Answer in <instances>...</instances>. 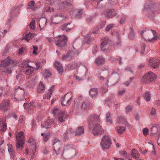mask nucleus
Masks as SVG:
<instances>
[{"label":"nucleus","instance_id":"nucleus-1","mask_svg":"<svg viewBox=\"0 0 160 160\" xmlns=\"http://www.w3.org/2000/svg\"><path fill=\"white\" fill-rule=\"evenodd\" d=\"M90 132L94 136L101 135L104 132L99 123V116L91 115L88 119Z\"/></svg>","mask_w":160,"mask_h":160},{"label":"nucleus","instance_id":"nucleus-2","mask_svg":"<svg viewBox=\"0 0 160 160\" xmlns=\"http://www.w3.org/2000/svg\"><path fill=\"white\" fill-rule=\"evenodd\" d=\"M53 147L55 153L57 155L61 154L62 156L64 157V152L67 149H72V147L69 145L68 146H65L64 149H63L62 147V143L60 141L56 139L53 141Z\"/></svg>","mask_w":160,"mask_h":160},{"label":"nucleus","instance_id":"nucleus-3","mask_svg":"<svg viewBox=\"0 0 160 160\" xmlns=\"http://www.w3.org/2000/svg\"><path fill=\"white\" fill-rule=\"evenodd\" d=\"M141 35L146 41L150 42H153L157 38L156 32L152 30H144L141 32Z\"/></svg>","mask_w":160,"mask_h":160},{"label":"nucleus","instance_id":"nucleus-4","mask_svg":"<svg viewBox=\"0 0 160 160\" xmlns=\"http://www.w3.org/2000/svg\"><path fill=\"white\" fill-rule=\"evenodd\" d=\"M11 60L9 58H6L4 60H2L0 62V68L3 72L8 74L11 73Z\"/></svg>","mask_w":160,"mask_h":160},{"label":"nucleus","instance_id":"nucleus-5","mask_svg":"<svg viewBox=\"0 0 160 160\" xmlns=\"http://www.w3.org/2000/svg\"><path fill=\"white\" fill-rule=\"evenodd\" d=\"M157 78L156 75L152 72H149L142 77V82L143 83H148L154 80Z\"/></svg>","mask_w":160,"mask_h":160},{"label":"nucleus","instance_id":"nucleus-6","mask_svg":"<svg viewBox=\"0 0 160 160\" xmlns=\"http://www.w3.org/2000/svg\"><path fill=\"white\" fill-rule=\"evenodd\" d=\"M111 143V140L108 136L105 135L102 138L100 144L102 148L104 150L109 148Z\"/></svg>","mask_w":160,"mask_h":160},{"label":"nucleus","instance_id":"nucleus-7","mask_svg":"<svg viewBox=\"0 0 160 160\" xmlns=\"http://www.w3.org/2000/svg\"><path fill=\"white\" fill-rule=\"evenodd\" d=\"M24 134L21 132L18 133L16 135L17 142L16 148L18 149H22L23 145L24 142Z\"/></svg>","mask_w":160,"mask_h":160},{"label":"nucleus","instance_id":"nucleus-8","mask_svg":"<svg viewBox=\"0 0 160 160\" xmlns=\"http://www.w3.org/2000/svg\"><path fill=\"white\" fill-rule=\"evenodd\" d=\"M67 37L64 35L59 36L56 38L55 40L56 45L60 47H64L66 46L67 45Z\"/></svg>","mask_w":160,"mask_h":160},{"label":"nucleus","instance_id":"nucleus-9","mask_svg":"<svg viewBox=\"0 0 160 160\" xmlns=\"http://www.w3.org/2000/svg\"><path fill=\"white\" fill-rule=\"evenodd\" d=\"M21 67L22 68V71L24 72V74L26 75L31 74L33 72L34 70L33 68L29 66L26 62H23Z\"/></svg>","mask_w":160,"mask_h":160},{"label":"nucleus","instance_id":"nucleus-10","mask_svg":"<svg viewBox=\"0 0 160 160\" xmlns=\"http://www.w3.org/2000/svg\"><path fill=\"white\" fill-rule=\"evenodd\" d=\"M72 96L70 93L65 94L61 98L62 104L63 106H69L72 102Z\"/></svg>","mask_w":160,"mask_h":160},{"label":"nucleus","instance_id":"nucleus-11","mask_svg":"<svg viewBox=\"0 0 160 160\" xmlns=\"http://www.w3.org/2000/svg\"><path fill=\"white\" fill-rule=\"evenodd\" d=\"M11 105L8 100H6L3 101L0 104V109L5 112L10 109Z\"/></svg>","mask_w":160,"mask_h":160},{"label":"nucleus","instance_id":"nucleus-12","mask_svg":"<svg viewBox=\"0 0 160 160\" xmlns=\"http://www.w3.org/2000/svg\"><path fill=\"white\" fill-rule=\"evenodd\" d=\"M102 75L99 77V79L101 81H103L107 84L109 81L110 73L108 70L103 71L102 72Z\"/></svg>","mask_w":160,"mask_h":160},{"label":"nucleus","instance_id":"nucleus-13","mask_svg":"<svg viewBox=\"0 0 160 160\" xmlns=\"http://www.w3.org/2000/svg\"><path fill=\"white\" fill-rule=\"evenodd\" d=\"M30 145V152L34 154L36 152V142L35 140L32 138H30L28 141Z\"/></svg>","mask_w":160,"mask_h":160},{"label":"nucleus","instance_id":"nucleus-14","mask_svg":"<svg viewBox=\"0 0 160 160\" xmlns=\"http://www.w3.org/2000/svg\"><path fill=\"white\" fill-rule=\"evenodd\" d=\"M160 60L156 58H152L148 61V65L152 68L155 69L159 66Z\"/></svg>","mask_w":160,"mask_h":160},{"label":"nucleus","instance_id":"nucleus-15","mask_svg":"<svg viewBox=\"0 0 160 160\" xmlns=\"http://www.w3.org/2000/svg\"><path fill=\"white\" fill-rule=\"evenodd\" d=\"M115 14L116 13L114 9H110L104 12L102 15L105 18H108L114 17L115 15Z\"/></svg>","mask_w":160,"mask_h":160},{"label":"nucleus","instance_id":"nucleus-16","mask_svg":"<svg viewBox=\"0 0 160 160\" xmlns=\"http://www.w3.org/2000/svg\"><path fill=\"white\" fill-rule=\"evenodd\" d=\"M54 124V122L52 119L47 120L42 122L41 124L42 128H48L51 127V126Z\"/></svg>","mask_w":160,"mask_h":160},{"label":"nucleus","instance_id":"nucleus-17","mask_svg":"<svg viewBox=\"0 0 160 160\" xmlns=\"http://www.w3.org/2000/svg\"><path fill=\"white\" fill-rule=\"evenodd\" d=\"M58 119L59 121L62 122L64 121L68 117L67 114L65 111L60 110L59 113L58 114Z\"/></svg>","mask_w":160,"mask_h":160},{"label":"nucleus","instance_id":"nucleus-18","mask_svg":"<svg viewBox=\"0 0 160 160\" xmlns=\"http://www.w3.org/2000/svg\"><path fill=\"white\" fill-rule=\"evenodd\" d=\"M102 41L100 44V48L102 51H106V47L108 44L109 42V40L108 38H106L102 40Z\"/></svg>","mask_w":160,"mask_h":160},{"label":"nucleus","instance_id":"nucleus-19","mask_svg":"<svg viewBox=\"0 0 160 160\" xmlns=\"http://www.w3.org/2000/svg\"><path fill=\"white\" fill-rule=\"evenodd\" d=\"M74 55V53L71 51L68 52L66 55L62 56V60L69 61L71 59Z\"/></svg>","mask_w":160,"mask_h":160},{"label":"nucleus","instance_id":"nucleus-20","mask_svg":"<svg viewBox=\"0 0 160 160\" xmlns=\"http://www.w3.org/2000/svg\"><path fill=\"white\" fill-rule=\"evenodd\" d=\"M111 74L110 76L112 79L115 81V82L117 83L118 82L119 80V74L115 71H112L111 72Z\"/></svg>","mask_w":160,"mask_h":160},{"label":"nucleus","instance_id":"nucleus-21","mask_svg":"<svg viewBox=\"0 0 160 160\" xmlns=\"http://www.w3.org/2000/svg\"><path fill=\"white\" fill-rule=\"evenodd\" d=\"M8 150L10 154L11 155V158L15 159L16 158L15 154L14 151L12 148V145L10 144H8Z\"/></svg>","mask_w":160,"mask_h":160},{"label":"nucleus","instance_id":"nucleus-22","mask_svg":"<svg viewBox=\"0 0 160 160\" xmlns=\"http://www.w3.org/2000/svg\"><path fill=\"white\" fill-rule=\"evenodd\" d=\"M45 88V85L42 82H41L38 85L37 91L39 93H42L44 92Z\"/></svg>","mask_w":160,"mask_h":160},{"label":"nucleus","instance_id":"nucleus-23","mask_svg":"<svg viewBox=\"0 0 160 160\" xmlns=\"http://www.w3.org/2000/svg\"><path fill=\"white\" fill-rule=\"evenodd\" d=\"M54 67L59 73L62 72L63 71V69L60 62L58 61H56L54 64Z\"/></svg>","mask_w":160,"mask_h":160},{"label":"nucleus","instance_id":"nucleus-24","mask_svg":"<svg viewBox=\"0 0 160 160\" xmlns=\"http://www.w3.org/2000/svg\"><path fill=\"white\" fill-rule=\"evenodd\" d=\"M95 62L97 65L99 66L104 64L105 62V60L103 57L100 56L96 59Z\"/></svg>","mask_w":160,"mask_h":160},{"label":"nucleus","instance_id":"nucleus-25","mask_svg":"<svg viewBox=\"0 0 160 160\" xmlns=\"http://www.w3.org/2000/svg\"><path fill=\"white\" fill-rule=\"evenodd\" d=\"M89 94L91 97L93 98L96 97L98 93V91L97 88H92L91 89L89 92Z\"/></svg>","mask_w":160,"mask_h":160},{"label":"nucleus","instance_id":"nucleus-26","mask_svg":"<svg viewBox=\"0 0 160 160\" xmlns=\"http://www.w3.org/2000/svg\"><path fill=\"white\" fill-rule=\"evenodd\" d=\"M53 88L54 86H52L49 89L48 92H46V94H45V95L43 96V98H47L49 99H50L52 95L53 89Z\"/></svg>","mask_w":160,"mask_h":160},{"label":"nucleus","instance_id":"nucleus-27","mask_svg":"<svg viewBox=\"0 0 160 160\" xmlns=\"http://www.w3.org/2000/svg\"><path fill=\"white\" fill-rule=\"evenodd\" d=\"M23 105L24 108L27 110L32 109L34 107V105H33V102H31L29 103H24Z\"/></svg>","mask_w":160,"mask_h":160},{"label":"nucleus","instance_id":"nucleus-28","mask_svg":"<svg viewBox=\"0 0 160 160\" xmlns=\"http://www.w3.org/2000/svg\"><path fill=\"white\" fill-rule=\"evenodd\" d=\"M160 128V125L159 124H154L152 126L151 132L152 134H155L157 133L158 131V128Z\"/></svg>","mask_w":160,"mask_h":160},{"label":"nucleus","instance_id":"nucleus-29","mask_svg":"<svg viewBox=\"0 0 160 160\" xmlns=\"http://www.w3.org/2000/svg\"><path fill=\"white\" fill-rule=\"evenodd\" d=\"M91 106L88 100L84 101L82 104V108L83 109H87Z\"/></svg>","mask_w":160,"mask_h":160},{"label":"nucleus","instance_id":"nucleus-30","mask_svg":"<svg viewBox=\"0 0 160 160\" xmlns=\"http://www.w3.org/2000/svg\"><path fill=\"white\" fill-rule=\"evenodd\" d=\"M131 155L135 159L138 158L140 156V154L138 152V151L134 149H132Z\"/></svg>","mask_w":160,"mask_h":160},{"label":"nucleus","instance_id":"nucleus-31","mask_svg":"<svg viewBox=\"0 0 160 160\" xmlns=\"http://www.w3.org/2000/svg\"><path fill=\"white\" fill-rule=\"evenodd\" d=\"M84 129L82 127H78L76 130L75 135H80L83 134L84 132Z\"/></svg>","mask_w":160,"mask_h":160},{"label":"nucleus","instance_id":"nucleus-32","mask_svg":"<svg viewBox=\"0 0 160 160\" xmlns=\"http://www.w3.org/2000/svg\"><path fill=\"white\" fill-rule=\"evenodd\" d=\"M35 4L34 1H31L28 3V8L33 10H35L37 8V7Z\"/></svg>","mask_w":160,"mask_h":160},{"label":"nucleus","instance_id":"nucleus-33","mask_svg":"<svg viewBox=\"0 0 160 160\" xmlns=\"http://www.w3.org/2000/svg\"><path fill=\"white\" fill-rule=\"evenodd\" d=\"M16 93L17 94V95H20L21 96H22L24 94V91L23 89L19 87L16 89Z\"/></svg>","mask_w":160,"mask_h":160},{"label":"nucleus","instance_id":"nucleus-34","mask_svg":"<svg viewBox=\"0 0 160 160\" xmlns=\"http://www.w3.org/2000/svg\"><path fill=\"white\" fill-rule=\"evenodd\" d=\"M47 20L45 18H42L39 21V27L41 28V27H43L46 25L47 22Z\"/></svg>","mask_w":160,"mask_h":160},{"label":"nucleus","instance_id":"nucleus-35","mask_svg":"<svg viewBox=\"0 0 160 160\" xmlns=\"http://www.w3.org/2000/svg\"><path fill=\"white\" fill-rule=\"evenodd\" d=\"M92 34V33H89L86 36L85 42L87 44H89L90 42L93 40L92 38H91Z\"/></svg>","mask_w":160,"mask_h":160},{"label":"nucleus","instance_id":"nucleus-36","mask_svg":"<svg viewBox=\"0 0 160 160\" xmlns=\"http://www.w3.org/2000/svg\"><path fill=\"white\" fill-rule=\"evenodd\" d=\"M117 122L119 124H124L127 123V121L125 118L122 117H120L118 118Z\"/></svg>","mask_w":160,"mask_h":160},{"label":"nucleus","instance_id":"nucleus-37","mask_svg":"<svg viewBox=\"0 0 160 160\" xmlns=\"http://www.w3.org/2000/svg\"><path fill=\"white\" fill-rule=\"evenodd\" d=\"M7 125L5 122H1L0 123V130L4 132L6 130Z\"/></svg>","mask_w":160,"mask_h":160},{"label":"nucleus","instance_id":"nucleus-38","mask_svg":"<svg viewBox=\"0 0 160 160\" xmlns=\"http://www.w3.org/2000/svg\"><path fill=\"white\" fill-rule=\"evenodd\" d=\"M144 99L147 101H149L151 99V95L149 92H146L143 95Z\"/></svg>","mask_w":160,"mask_h":160},{"label":"nucleus","instance_id":"nucleus-39","mask_svg":"<svg viewBox=\"0 0 160 160\" xmlns=\"http://www.w3.org/2000/svg\"><path fill=\"white\" fill-rule=\"evenodd\" d=\"M71 5V4L69 3L63 2L60 3L58 5L60 8H66L68 6H70Z\"/></svg>","mask_w":160,"mask_h":160},{"label":"nucleus","instance_id":"nucleus-40","mask_svg":"<svg viewBox=\"0 0 160 160\" xmlns=\"http://www.w3.org/2000/svg\"><path fill=\"white\" fill-rule=\"evenodd\" d=\"M153 6V3L152 2L148 0L147 1L145 4V6L146 8H151Z\"/></svg>","mask_w":160,"mask_h":160},{"label":"nucleus","instance_id":"nucleus-41","mask_svg":"<svg viewBox=\"0 0 160 160\" xmlns=\"http://www.w3.org/2000/svg\"><path fill=\"white\" fill-rule=\"evenodd\" d=\"M33 37L32 34L31 33L27 34L24 38L25 39L27 42H29Z\"/></svg>","mask_w":160,"mask_h":160},{"label":"nucleus","instance_id":"nucleus-42","mask_svg":"<svg viewBox=\"0 0 160 160\" xmlns=\"http://www.w3.org/2000/svg\"><path fill=\"white\" fill-rule=\"evenodd\" d=\"M106 118L107 122L108 123H112V120L111 117V115L109 112L107 113L106 115Z\"/></svg>","mask_w":160,"mask_h":160},{"label":"nucleus","instance_id":"nucleus-43","mask_svg":"<svg viewBox=\"0 0 160 160\" xmlns=\"http://www.w3.org/2000/svg\"><path fill=\"white\" fill-rule=\"evenodd\" d=\"M74 12H77V13L75 15V17L77 18H79L81 17L82 15V9L78 10L75 11Z\"/></svg>","mask_w":160,"mask_h":160},{"label":"nucleus","instance_id":"nucleus-44","mask_svg":"<svg viewBox=\"0 0 160 160\" xmlns=\"http://www.w3.org/2000/svg\"><path fill=\"white\" fill-rule=\"evenodd\" d=\"M125 129V128L123 126H118L117 127V131L120 134L122 133Z\"/></svg>","mask_w":160,"mask_h":160},{"label":"nucleus","instance_id":"nucleus-45","mask_svg":"<svg viewBox=\"0 0 160 160\" xmlns=\"http://www.w3.org/2000/svg\"><path fill=\"white\" fill-rule=\"evenodd\" d=\"M44 76L46 78H48L51 76V73L48 70H46L43 73Z\"/></svg>","mask_w":160,"mask_h":160},{"label":"nucleus","instance_id":"nucleus-46","mask_svg":"<svg viewBox=\"0 0 160 160\" xmlns=\"http://www.w3.org/2000/svg\"><path fill=\"white\" fill-rule=\"evenodd\" d=\"M134 36L135 34L133 31V30L132 28H130L129 37L130 39H132Z\"/></svg>","mask_w":160,"mask_h":160},{"label":"nucleus","instance_id":"nucleus-47","mask_svg":"<svg viewBox=\"0 0 160 160\" xmlns=\"http://www.w3.org/2000/svg\"><path fill=\"white\" fill-rule=\"evenodd\" d=\"M79 66V64L78 63L73 62L71 65V68L73 69L75 68L78 67Z\"/></svg>","mask_w":160,"mask_h":160},{"label":"nucleus","instance_id":"nucleus-48","mask_svg":"<svg viewBox=\"0 0 160 160\" xmlns=\"http://www.w3.org/2000/svg\"><path fill=\"white\" fill-rule=\"evenodd\" d=\"M53 16L54 18L60 17L64 18H65V16L64 15L61 13L55 14L53 15Z\"/></svg>","mask_w":160,"mask_h":160},{"label":"nucleus","instance_id":"nucleus-49","mask_svg":"<svg viewBox=\"0 0 160 160\" xmlns=\"http://www.w3.org/2000/svg\"><path fill=\"white\" fill-rule=\"evenodd\" d=\"M132 109V107L130 105H129L126 108V112L127 113H128L131 112Z\"/></svg>","mask_w":160,"mask_h":160},{"label":"nucleus","instance_id":"nucleus-50","mask_svg":"<svg viewBox=\"0 0 160 160\" xmlns=\"http://www.w3.org/2000/svg\"><path fill=\"white\" fill-rule=\"evenodd\" d=\"M68 24H65L63 25L62 28V29L63 30H65L66 32H68L70 31L71 28H67V26Z\"/></svg>","mask_w":160,"mask_h":160},{"label":"nucleus","instance_id":"nucleus-51","mask_svg":"<svg viewBox=\"0 0 160 160\" xmlns=\"http://www.w3.org/2000/svg\"><path fill=\"white\" fill-rule=\"evenodd\" d=\"M22 6V5H20V6H17L12 7V11L14 12V11H16V12L19 11V7Z\"/></svg>","mask_w":160,"mask_h":160},{"label":"nucleus","instance_id":"nucleus-52","mask_svg":"<svg viewBox=\"0 0 160 160\" xmlns=\"http://www.w3.org/2000/svg\"><path fill=\"white\" fill-rule=\"evenodd\" d=\"M50 136V135L49 133H45V135L43 137L44 140L45 142L47 141L48 139Z\"/></svg>","mask_w":160,"mask_h":160},{"label":"nucleus","instance_id":"nucleus-53","mask_svg":"<svg viewBox=\"0 0 160 160\" xmlns=\"http://www.w3.org/2000/svg\"><path fill=\"white\" fill-rule=\"evenodd\" d=\"M140 47L141 49L140 52L141 53H143V52L144 51L146 45L144 43H142L140 45Z\"/></svg>","mask_w":160,"mask_h":160},{"label":"nucleus","instance_id":"nucleus-54","mask_svg":"<svg viewBox=\"0 0 160 160\" xmlns=\"http://www.w3.org/2000/svg\"><path fill=\"white\" fill-rule=\"evenodd\" d=\"M126 16H124L122 17L120 21V23L121 24H123L125 23L126 19Z\"/></svg>","mask_w":160,"mask_h":160},{"label":"nucleus","instance_id":"nucleus-55","mask_svg":"<svg viewBox=\"0 0 160 160\" xmlns=\"http://www.w3.org/2000/svg\"><path fill=\"white\" fill-rule=\"evenodd\" d=\"M59 110L58 108H54L52 110V113L53 114V115L55 116L57 115V114H58V115L59 113Z\"/></svg>","mask_w":160,"mask_h":160},{"label":"nucleus","instance_id":"nucleus-56","mask_svg":"<svg viewBox=\"0 0 160 160\" xmlns=\"http://www.w3.org/2000/svg\"><path fill=\"white\" fill-rule=\"evenodd\" d=\"M125 92V91L124 89L120 90L118 92V96H122L124 94Z\"/></svg>","mask_w":160,"mask_h":160},{"label":"nucleus","instance_id":"nucleus-57","mask_svg":"<svg viewBox=\"0 0 160 160\" xmlns=\"http://www.w3.org/2000/svg\"><path fill=\"white\" fill-rule=\"evenodd\" d=\"M113 25L112 24H110L108 25L106 28V31L107 32L109 31V30L112 28L113 27Z\"/></svg>","mask_w":160,"mask_h":160},{"label":"nucleus","instance_id":"nucleus-58","mask_svg":"<svg viewBox=\"0 0 160 160\" xmlns=\"http://www.w3.org/2000/svg\"><path fill=\"white\" fill-rule=\"evenodd\" d=\"M35 22L32 21L30 23V29H34L35 28Z\"/></svg>","mask_w":160,"mask_h":160},{"label":"nucleus","instance_id":"nucleus-59","mask_svg":"<svg viewBox=\"0 0 160 160\" xmlns=\"http://www.w3.org/2000/svg\"><path fill=\"white\" fill-rule=\"evenodd\" d=\"M143 133L144 135H147L148 133V129L147 128L143 129L142 130Z\"/></svg>","mask_w":160,"mask_h":160},{"label":"nucleus","instance_id":"nucleus-60","mask_svg":"<svg viewBox=\"0 0 160 160\" xmlns=\"http://www.w3.org/2000/svg\"><path fill=\"white\" fill-rule=\"evenodd\" d=\"M45 10L47 12H51L53 11V9L52 8L49 7H46L45 8Z\"/></svg>","mask_w":160,"mask_h":160},{"label":"nucleus","instance_id":"nucleus-61","mask_svg":"<svg viewBox=\"0 0 160 160\" xmlns=\"http://www.w3.org/2000/svg\"><path fill=\"white\" fill-rule=\"evenodd\" d=\"M25 50L24 48L22 47L18 50V54L19 55L22 54L24 50Z\"/></svg>","mask_w":160,"mask_h":160},{"label":"nucleus","instance_id":"nucleus-62","mask_svg":"<svg viewBox=\"0 0 160 160\" xmlns=\"http://www.w3.org/2000/svg\"><path fill=\"white\" fill-rule=\"evenodd\" d=\"M33 48L34 50L33 51V53L35 55H37V50L38 49V47L37 46H33Z\"/></svg>","mask_w":160,"mask_h":160},{"label":"nucleus","instance_id":"nucleus-63","mask_svg":"<svg viewBox=\"0 0 160 160\" xmlns=\"http://www.w3.org/2000/svg\"><path fill=\"white\" fill-rule=\"evenodd\" d=\"M69 132H68L66 131V132L63 134V139L65 141L68 139V135L67 134H68Z\"/></svg>","mask_w":160,"mask_h":160},{"label":"nucleus","instance_id":"nucleus-64","mask_svg":"<svg viewBox=\"0 0 160 160\" xmlns=\"http://www.w3.org/2000/svg\"><path fill=\"white\" fill-rule=\"evenodd\" d=\"M36 65L37 67V68H36V69H38L42 67L41 63L40 62H36Z\"/></svg>","mask_w":160,"mask_h":160}]
</instances>
